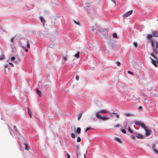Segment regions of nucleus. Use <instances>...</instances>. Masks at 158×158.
Wrapping results in <instances>:
<instances>
[{
	"mask_svg": "<svg viewBox=\"0 0 158 158\" xmlns=\"http://www.w3.org/2000/svg\"><path fill=\"white\" fill-rule=\"evenodd\" d=\"M153 36V35L152 34H148L147 36V38L148 40H151Z\"/></svg>",
	"mask_w": 158,
	"mask_h": 158,
	"instance_id": "obj_11",
	"label": "nucleus"
},
{
	"mask_svg": "<svg viewBox=\"0 0 158 158\" xmlns=\"http://www.w3.org/2000/svg\"><path fill=\"white\" fill-rule=\"evenodd\" d=\"M137 138L143 139L144 138L143 136L141 134H138L136 135Z\"/></svg>",
	"mask_w": 158,
	"mask_h": 158,
	"instance_id": "obj_8",
	"label": "nucleus"
},
{
	"mask_svg": "<svg viewBox=\"0 0 158 158\" xmlns=\"http://www.w3.org/2000/svg\"><path fill=\"white\" fill-rule=\"evenodd\" d=\"M97 114L96 116V117L99 119H101L103 120H106L109 119V118L106 116H102L101 115H98Z\"/></svg>",
	"mask_w": 158,
	"mask_h": 158,
	"instance_id": "obj_2",
	"label": "nucleus"
},
{
	"mask_svg": "<svg viewBox=\"0 0 158 158\" xmlns=\"http://www.w3.org/2000/svg\"><path fill=\"white\" fill-rule=\"evenodd\" d=\"M125 115L127 117L133 116V114L131 113H126L125 114Z\"/></svg>",
	"mask_w": 158,
	"mask_h": 158,
	"instance_id": "obj_13",
	"label": "nucleus"
},
{
	"mask_svg": "<svg viewBox=\"0 0 158 158\" xmlns=\"http://www.w3.org/2000/svg\"><path fill=\"white\" fill-rule=\"evenodd\" d=\"M139 108L140 109H142V106H140L139 107Z\"/></svg>",
	"mask_w": 158,
	"mask_h": 158,
	"instance_id": "obj_45",
	"label": "nucleus"
},
{
	"mask_svg": "<svg viewBox=\"0 0 158 158\" xmlns=\"http://www.w3.org/2000/svg\"><path fill=\"white\" fill-rule=\"evenodd\" d=\"M36 93L39 95L40 96H41V92L38 89H36Z\"/></svg>",
	"mask_w": 158,
	"mask_h": 158,
	"instance_id": "obj_10",
	"label": "nucleus"
},
{
	"mask_svg": "<svg viewBox=\"0 0 158 158\" xmlns=\"http://www.w3.org/2000/svg\"><path fill=\"white\" fill-rule=\"evenodd\" d=\"M133 44H134V45L135 47H136L137 46L138 44H137V43H136V42H134Z\"/></svg>",
	"mask_w": 158,
	"mask_h": 158,
	"instance_id": "obj_35",
	"label": "nucleus"
},
{
	"mask_svg": "<svg viewBox=\"0 0 158 158\" xmlns=\"http://www.w3.org/2000/svg\"><path fill=\"white\" fill-rule=\"evenodd\" d=\"M140 126H141L142 127H143V128L145 129L146 128V127L145 126L144 124L142 123H141L140 124Z\"/></svg>",
	"mask_w": 158,
	"mask_h": 158,
	"instance_id": "obj_20",
	"label": "nucleus"
},
{
	"mask_svg": "<svg viewBox=\"0 0 158 158\" xmlns=\"http://www.w3.org/2000/svg\"><path fill=\"white\" fill-rule=\"evenodd\" d=\"M5 59V57L4 56L2 55L1 54L0 55V60H4Z\"/></svg>",
	"mask_w": 158,
	"mask_h": 158,
	"instance_id": "obj_19",
	"label": "nucleus"
},
{
	"mask_svg": "<svg viewBox=\"0 0 158 158\" xmlns=\"http://www.w3.org/2000/svg\"><path fill=\"white\" fill-rule=\"evenodd\" d=\"M150 59L151 60L152 63L154 65L155 67H157V64L156 63H158V61L153 59L151 57H150Z\"/></svg>",
	"mask_w": 158,
	"mask_h": 158,
	"instance_id": "obj_5",
	"label": "nucleus"
},
{
	"mask_svg": "<svg viewBox=\"0 0 158 158\" xmlns=\"http://www.w3.org/2000/svg\"><path fill=\"white\" fill-rule=\"evenodd\" d=\"M132 139H135V136H133L132 137Z\"/></svg>",
	"mask_w": 158,
	"mask_h": 158,
	"instance_id": "obj_46",
	"label": "nucleus"
},
{
	"mask_svg": "<svg viewBox=\"0 0 158 158\" xmlns=\"http://www.w3.org/2000/svg\"><path fill=\"white\" fill-rule=\"evenodd\" d=\"M24 145L25 147V149L26 150H28V148L27 147V145L26 143H24Z\"/></svg>",
	"mask_w": 158,
	"mask_h": 158,
	"instance_id": "obj_21",
	"label": "nucleus"
},
{
	"mask_svg": "<svg viewBox=\"0 0 158 158\" xmlns=\"http://www.w3.org/2000/svg\"><path fill=\"white\" fill-rule=\"evenodd\" d=\"M71 137L73 138H75V135L74 133H72L71 135Z\"/></svg>",
	"mask_w": 158,
	"mask_h": 158,
	"instance_id": "obj_32",
	"label": "nucleus"
},
{
	"mask_svg": "<svg viewBox=\"0 0 158 158\" xmlns=\"http://www.w3.org/2000/svg\"><path fill=\"white\" fill-rule=\"evenodd\" d=\"M9 64L10 65H11V67H14V65L12 63H11V62H9Z\"/></svg>",
	"mask_w": 158,
	"mask_h": 158,
	"instance_id": "obj_41",
	"label": "nucleus"
},
{
	"mask_svg": "<svg viewBox=\"0 0 158 158\" xmlns=\"http://www.w3.org/2000/svg\"><path fill=\"white\" fill-rule=\"evenodd\" d=\"M15 59V57H12L11 58V60L12 61L14 60Z\"/></svg>",
	"mask_w": 158,
	"mask_h": 158,
	"instance_id": "obj_39",
	"label": "nucleus"
},
{
	"mask_svg": "<svg viewBox=\"0 0 158 158\" xmlns=\"http://www.w3.org/2000/svg\"><path fill=\"white\" fill-rule=\"evenodd\" d=\"M142 123L139 122H135V124L138 126H140V125Z\"/></svg>",
	"mask_w": 158,
	"mask_h": 158,
	"instance_id": "obj_22",
	"label": "nucleus"
},
{
	"mask_svg": "<svg viewBox=\"0 0 158 158\" xmlns=\"http://www.w3.org/2000/svg\"><path fill=\"white\" fill-rule=\"evenodd\" d=\"M27 47L28 48H30V45L28 40L27 42Z\"/></svg>",
	"mask_w": 158,
	"mask_h": 158,
	"instance_id": "obj_25",
	"label": "nucleus"
},
{
	"mask_svg": "<svg viewBox=\"0 0 158 158\" xmlns=\"http://www.w3.org/2000/svg\"><path fill=\"white\" fill-rule=\"evenodd\" d=\"M156 145L155 144H154L152 145V149L154 152H155L156 153L158 154V151L156 150L155 149L156 148Z\"/></svg>",
	"mask_w": 158,
	"mask_h": 158,
	"instance_id": "obj_12",
	"label": "nucleus"
},
{
	"mask_svg": "<svg viewBox=\"0 0 158 158\" xmlns=\"http://www.w3.org/2000/svg\"><path fill=\"white\" fill-rule=\"evenodd\" d=\"M81 132V129L80 127H78L77 128L76 130V132L78 134L80 133Z\"/></svg>",
	"mask_w": 158,
	"mask_h": 158,
	"instance_id": "obj_15",
	"label": "nucleus"
},
{
	"mask_svg": "<svg viewBox=\"0 0 158 158\" xmlns=\"http://www.w3.org/2000/svg\"><path fill=\"white\" fill-rule=\"evenodd\" d=\"M84 156L85 158V155H84Z\"/></svg>",
	"mask_w": 158,
	"mask_h": 158,
	"instance_id": "obj_48",
	"label": "nucleus"
},
{
	"mask_svg": "<svg viewBox=\"0 0 158 158\" xmlns=\"http://www.w3.org/2000/svg\"><path fill=\"white\" fill-rule=\"evenodd\" d=\"M40 19L41 22L42 23L43 25H44L45 23V21L44 18L42 17H40Z\"/></svg>",
	"mask_w": 158,
	"mask_h": 158,
	"instance_id": "obj_9",
	"label": "nucleus"
},
{
	"mask_svg": "<svg viewBox=\"0 0 158 158\" xmlns=\"http://www.w3.org/2000/svg\"><path fill=\"white\" fill-rule=\"evenodd\" d=\"M114 139L119 143H121L122 142V140L116 137L114 138Z\"/></svg>",
	"mask_w": 158,
	"mask_h": 158,
	"instance_id": "obj_14",
	"label": "nucleus"
},
{
	"mask_svg": "<svg viewBox=\"0 0 158 158\" xmlns=\"http://www.w3.org/2000/svg\"><path fill=\"white\" fill-rule=\"evenodd\" d=\"M127 72L129 74H131L132 75H134L133 73L132 72H131L130 71H128Z\"/></svg>",
	"mask_w": 158,
	"mask_h": 158,
	"instance_id": "obj_36",
	"label": "nucleus"
},
{
	"mask_svg": "<svg viewBox=\"0 0 158 158\" xmlns=\"http://www.w3.org/2000/svg\"><path fill=\"white\" fill-rule=\"evenodd\" d=\"M74 56L77 58H79L80 56L79 52H78L77 54L74 55Z\"/></svg>",
	"mask_w": 158,
	"mask_h": 158,
	"instance_id": "obj_18",
	"label": "nucleus"
},
{
	"mask_svg": "<svg viewBox=\"0 0 158 158\" xmlns=\"http://www.w3.org/2000/svg\"><path fill=\"white\" fill-rule=\"evenodd\" d=\"M7 65H6V66H7Z\"/></svg>",
	"mask_w": 158,
	"mask_h": 158,
	"instance_id": "obj_49",
	"label": "nucleus"
},
{
	"mask_svg": "<svg viewBox=\"0 0 158 158\" xmlns=\"http://www.w3.org/2000/svg\"><path fill=\"white\" fill-rule=\"evenodd\" d=\"M81 141V139L80 137L79 136L77 137V142H79Z\"/></svg>",
	"mask_w": 158,
	"mask_h": 158,
	"instance_id": "obj_26",
	"label": "nucleus"
},
{
	"mask_svg": "<svg viewBox=\"0 0 158 158\" xmlns=\"http://www.w3.org/2000/svg\"><path fill=\"white\" fill-rule=\"evenodd\" d=\"M102 31L105 32H106V29H103L102 30Z\"/></svg>",
	"mask_w": 158,
	"mask_h": 158,
	"instance_id": "obj_43",
	"label": "nucleus"
},
{
	"mask_svg": "<svg viewBox=\"0 0 158 158\" xmlns=\"http://www.w3.org/2000/svg\"><path fill=\"white\" fill-rule=\"evenodd\" d=\"M63 58L65 61H66L67 60V58L66 56H64Z\"/></svg>",
	"mask_w": 158,
	"mask_h": 158,
	"instance_id": "obj_38",
	"label": "nucleus"
},
{
	"mask_svg": "<svg viewBox=\"0 0 158 158\" xmlns=\"http://www.w3.org/2000/svg\"><path fill=\"white\" fill-rule=\"evenodd\" d=\"M15 37H12L10 39V41L12 42V43H14V40L15 39Z\"/></svg>",
	"mask_w": 158,
	"mask_h": 158,
	"instance_id": "obj_23",
	"label": "nucleus"
},
{
	"mask_svg": "<svg viewBox=\"0 0 158 158\" xmlns=\"http://www.w3.org/2000/svg\"><path fill=\"white\" fill-rule=\"evenodd\" d=\"M112 114H116V117L118 118H119L120 116L118 114H117V113H114V112H112Z\"/></svg>",
	"mask_w": 158,
	"mask_h": 158,
	"instance_id": "obj_27",
	"label": "nucleus"
},
{
	"mask_svg": "<svg viewBox=\"0 0 158 158\" xmlns=\"http://www.w3.org/2000/svg\"><path fill=\"white\" fill-rule=\"evenodd\" d=\"M113 2L114 3V4H115H115H116V3H115V2H114V1H113Z\"/></svg>",
	"mask_w": 158,
	"mask_h": 158,
	"instance_id": "obj_47",
	"label": "nucleus"
},
{
	"mask_svg": "<svg viewBox=\"0 0 158 158\" xmlns=\"http://www.w3.org/2000/svg\"><path fill=\"white\" fill-rule=\"evenodd\" d=\"M128 130L131 133H133V131H132V130L131 129V128L130 127H129L128 128Z\"/></svg>",
	"mask_w": 158,
	"mask_h": 158,
	"instance_id": "obj_24",
	"label": "nucleus"
},
{
	"mask_svg": "<svg viewBox=\"0 0 158 158\" xmlns=\"http://www.w3.org/2000/svg\"><path fill=\"white\" fill-rule=\"evenodd\" d=\"M133 12V10H131L129 11H128L127 12H126V13H125L123 15V18H125L131 15Z\"/></svg>",
	"mask_w": 158,
	"mask_h": 158,
	"instance_id": "obj_4",
	"label": "nucleus"
},
{
	"mask_svg": "<svg viewBox=\"0 0 158 158\" xmlns=\"http://www.w3.org/2000/svg\"><path fill=\"white\" fill-rule=\"evenodd\" d=\"M153 35L156 37H158V32L156 31H153L152 32Z\"/></svg>",
	"mask_w": 158,
	"mask_h": 158,
	"instance_id": "obj_7",
	"label": "nucleus"
},
{
	"mask_svg": "<svg viewBox=\"0 0 158 158\" xmlns=\"http://www.w3.org/2000/svg\"><path fill=\"white\" fill-rule=\"evenodd\" d=\"M27 111H28V112L29 114V115L31 117V112L30 111V109L29 108H27Z\"/></svg>",
	"mask_w": 158,
	"mask_h": 158,
	"instance_id": "obj_17",
	"label": "nucleus"
},
{
	"mask_svg": "<svg viewBox=\"0 0 158 158\" xmlns=\"http://www.w3.org/2000/svg\"><path fill=\"white\" fill-rule=\"evenodd\" d=\"M91 129V128H89V127H88L87 128H86L85 130V132L86 133L87 132V131L89 130H90Z\"/></svg>",
	"mask_w": 158,
	"mask_h": 158,
	"instance_id": "obj_37",
	"label": "nucleus"
},
{
	"mask_svg": "<svg viewBox=\"0 0 158 158\" xmlns=\"http://www.w3.org/2000/svg\"><path fill=\"white\" fill-rule=\"evenodd\" d=\"M25 51L26 52H27L28 51V50L27 49H25Z\"/></svg>",
	"mask_w": 158,
	"mask_h": 158,
	"instance_id": "obj_44",
	"label": "nucleus"
},
{
	"mask_svg": "<svg viewBox=\"0 0 158 158\" xmlns=\"http://www.w3.org/2000/svg\"><path fill=\"white\" fill-rule=\"evenodd\" d=\"M67 158H70V156L68 154V153L67 154Z\"/></svg>",
	"mask_w": 158,
	"mask_h": 158,
	"instance_id": "obj_42",
	"label": "nucleus"
},
{
	"mask_svg": "<svg viewBox=\"0 0 158 158\" xmlns=\"http://www.w3.org/2000/svg\"><path fill=\"white\" fill-rule=\"evenodd\" d=\"M145 130V131L146 132V135L147 136H148L150 135V134H151L150 133L151 132V131L150 129H147L146 128Z\"/></svg>",
	"mask_w": 158,
	"mask_h": 158,
	"instance_id": "obj_6",
	"label": "nucleus"
},
{
	"mask_svg": "<svg viewBox=\"0 0 158 158\" xmlns=\"http://www.w3.org/2000/svg\"><path fill=\"white\" fill-rule=\"evenodd\" d=\"M108 113V111L107 110L105 109H103L101 110L98 112H96L95 114L96 116L97 115V114H98V115H101V114L102 113Z\"/></svg>",
	"mask_w": 158,
	"mask_h": 158,
	"instance_id": "obj_3",
	"label": "nucleus"
},
{
	"mask_svg": "<svg viewBox=\"0 0 158 158\" xmlns=\"http://www.w3.org/2000/svg\"><path fill=\"white\" fill-rule=\"evenodd\" d=\"M110 114H111V113H110Z\"/></svg>",
	"mask_w": 158,
	"mask_h": 158,
	"instance_id": "obj_50",
	"label": "nucleus"
},
{
	"mask_svg": "<svg viewBox=\"0 0 158 158\" xmlns=\"http://www.w3.org/2000/svg\"><path fill=\"white\" fill-rule=\"evenodd\" d=\"M121 131L124 134H126V131H125V130L124 129H121Z\"/></svg>",
	"mask_w": 158,
	"mask_h": 158,
	"instance_id": "obj_29",
	"label": "nucleus"
},
{
	"mask_svg": "<svg viewBox=\"0 0 158 158\" xmlns=\"http://www.w3.org/2000/svg\"><path fill=\"white\" fill-rule=\"evenodd\" d=\"M116 64L118 65L119 66H120L121 65V63L119 62L118 61L116 62Z\"/></svg>",
	"mask_w": 158,
	"mask_h": 158,
	"instance_id": "obj_34",
	"label": "nucleus"
},
{
	"mask_svg": "<svg viewBox=\"0 0 158 158\" xmlns=\"http://www.w3.org/2000/svg\"><path fill=\"white\" fill-rule=\"evenodd\" d=\"M79 77L77 75L76 77V80H77V81H78L79 80Z\"/></svg>",
	"mask_w": 158,
	"mask_h": 158,
	"instance_id": "obj_40",
	"label": "nucleus"
},
{
	"mask_svg": "<svg viewBox=\"0 0 158 158\" xmlns=\"http://www.w3.org/2000/svg\"><path fill=\"white\" fill-rule=\"evenodd\" d=\"M113 35L114 38H118V37L117 35V34L116 33H114L113 34Z\"/></svg>",
	"mask_w": 158,
	"mask_h": 158,
	"instance_id": "obj_30",
	"label": "nucleus"
},
{
	"mask_svg": "<svg viewBox=\"0 0 158 158\" xmlns=\"http://www.w3.org/2000/svg\"><path fill=\"white\" fill-rule=\"evenodd\" d=\"M120 126H121V125H120L116 124V125H115L114 126V128H118Z\"/></svg>",
	"mask_w": 158,
	"mask_h": 158,
	"instance_id": "obj_28",
	"label": "nucleus"
},
{
	"mask_svg": "<svg viewBox=\"0 0 158 158\" xmlns=\"http://www.w3.org/2000/svg\"><path fill=\"white\" fill-rule=\"evenodd\" d=\"M150 43L153 50V52L151 55L154 58L158 60V59L155 55V54L157 55L158 54V42H155L153 40H151Z\"/></svg>",
	"mask_w": 158,
	"mask_h": 158,
	"instance_id": "obj_1",
	"label": "nucleus"
},
{
	"mask_svg": "<svg viewBox=\"0 0 158 158\" xmlns=\"http://www.w3.org/2000/svg\"><path fill=\"white\" fill-rule=\"evenodd\" d=\"M82 113H81L77 115L78 120H79L81 118V117L82 116Z\"/></svg>",
	"mask_w": 158,
	"mask_h": 158,
	"instance_id": "obj_16",
	"label": "nucleus"
},
{
	"mask_svg": "<svg viewBox=\"0 0 158 158\" xmlns=\"http://www.w3.org/2000/svg\"><path fill=\"white\" fill-rule=\"evenodd\" d=\"M74 23L75 24H77V25H78L79 26L80 25V23L79 22H76V21H75V20H74Z\"/></svg>",
	"mask_w": 158,
	"mask_h": 158,
	"instance_id": "obj_33",
	"label": "nucleus"
},
{
	"mask_svg": "<svg viewBox=\"0 0 158 158\" xmlns=\"http://www.w3.org/2000/svg\"><path fill=\"white\" fill-rule=\"evenodd\" d=\"M142 95L144 97V99L145 100H146L147 99V98L146 97V95L144 93H142Z\"/></svg>",
	"mask_w": 158,
	"mask_h": 158,
	"instance_id": "obj_31",
	"label": "nucleus"
}]
</instances>
